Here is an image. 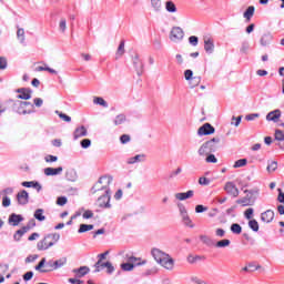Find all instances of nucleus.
<instances>
[{
	"instance_id": "obj_17",
	"label": "nucleus",
	"mask_w": 284,
	"mask_h": 284,
	"mask_svg": "<svg viewBox=\"0 0 284 284\" xmlns=\"http://www.w3.org/2000/svg\"><path fill=\"white\" fill-rule=\"evenodd\" d=\"M63 172V166H58V168H45L44 169V174L45 176H58Z\"/></svg>"
},
{
	"instance_id": "obj_47",
	"label": "nucleus",
	"mask_w": 284,
	"mask_h": 284,
	"mask_svg": "<svg viewBox=\"0 0 284 284\" xmlns=\"http://www.w3.org/2000/svg\"><path fill=\"white\" fill-rule=\"evenodd\" d=\"M93 103H97V105H102V108H108V102H105L103 98H95Z\"/></svg>"
},
{
	"instance_id": "obj_2",
	"label": "nucleus",
	"mask_w": 284,
	"mask_h": 284,
	"mask_svg": "<svg viewBox=\"0 0 284 284\" xmlns=\"http://www.w3.org/2000/svg\"><path fill=\"white\" fill-rule=\"evenodd\" d=\"M151 254H152L154 261H156V263H159V265L164 267V270H169L170 272H172V270H174V258H172L170 256V254H168L159 248H153L151 251Z\"/></svg>"
},
{
	"instance_id": "obj_41",
	"label": "nucleus",
	"mask_w": 284,
	"mask_h": 284,
	"mask_svg": "<svg viewBox=\"0 0 284 284\" xmlns=\"http://www.w3.org/2000/svg\"><path fill=\"white\" fill-rule=\"evenodd\" d=\"M277 169H278V162L276 161L270 162L266 168L267 172H276Z\"/></svg>"
},
{
	"instance_id": "obj_27",
	"label": "nucleus",
	"mask_w": 284,
	"mask_h": 284,
	"mask_svg": "<svg viewBox=\"0 0 284 284\" xmlns=\"http://www.w3.org/2000/svg\"><path fill=\"white\" fill-rule=\"evenodd\" d=\"M144 159H145L144 154H138V155H135L133 158H130L128 160V164L129 165H134V163H141L142 161H144Z\"/></svg>"
},
{
	"instance_id": "obj_4",
	"label": "nucleus",
	"mask_w": 284,
	"mask_h": 284,
	"mask_svg": "<svg viewBox=\"0 0 284 284\" xmlns=\"http://www.w3.org/2000/svg\"><path fill=\"white\" fill-rule=\"evenodd\" d=\"M217 143H221V139H219V138H213V139H211V140L204 142V143L200 146V149H199V151H197V154H199L200 156L205 158V156H207L209 154H212V152H216V148H217L216 144H217Z\"/></svg>"
},
{
	"instance_id": "obj_21",
	"label": "nucleus",
	"mask_w": 284,
	"mask_h": 284,
	"mask_svg": "<svg viewBox=\"0 0 284 284\" xmlns=\"http://www.w3.org/2000/svg\"><path fill=\"white\" fill-rule=\"evenodd\" d=\"M256 8H254V6H250L245 12L243 13V17L245 19V23H250V21H252V17H254V12H255Z\"/></svg>"
},
{
	"instance_id": "obj_45",
	"label": "nucleus",
	"mask_w": 284,
	"mask_h": 284,
	"mask_svg": "<svg viewBox=\"0 0 284 284\" xmlns=\"http://www.w3.org/2000/svg\"><path fill=\"white\" fill-rule=\"evenodd\" d=\"M151 6L155 12H159L161 10V0H151Z\"/></svg>"
},
{
	"instance_id": "obj_34",
	"label": "nucleus",
	"mask_w": 284,
	"mask_h": 284,
	"mask_svg": "<svg viewBox=\"0 0 284 284\" xmlns=\"http://www.w3.org/2000/svg\"><path fill=\"white\" fill-rule=\"evenodd\" d=\"M55 270L63 267L68 263V257H61L59 260L53 261Z\"/></svg>"
},
{
	"instance_id": "obj_7",
	"label": "nucleus",
	"mask_w": 284,
	"mask_h": 284,
	"mask_svg": "<svg viewBox=\"0 0 284 284\" xmlns=\"http://www.w3.org/2000/svg\"><path fill=\"white\" fill-rule=\"evenodd\" d=\"M185 37V32L181 27H173L170 32V40L174 43H179V41H183V38Z\"/></svg>"
},
{
	"instance_id": "obj_50",
	"label": "nucleus",
	"mask_w": 284,
	"mask_h": 284,
	"mask_svg": "<svg viewBox=\"0 0 284 284\" xmlns=\"http://www.w3.org/2000/svg\"><path fill=\"white\" fill-rule=\"evenodd\" d=\"M80 145L83 148V150H88V148L92 145V141L90 139H84L80 142Z\"/></svg>"
},
{
	"instance_id": "obj_42",
	"label": "nucleus",
	"mask_w": 284,
	"mask_h": 284,
	"mask_svg": "<svg viewBox=\"0 0 284 284\" xmlns=\"http://www.w3.org/2000/svg\"><path fill=\"white\" fill-rule=\"evenodd\" d=\"M245 165H247V159H240L235 161L233 168H245Z\"/></svg>"
},
{
	"instance_id": "obj_46",
	"label": "nucleus",
	"mask_w": 284,
	"mask_h": 284,
	"mask_svg": "<svg viewBox=\"0 0 284 284\" xmlns=\"http://www.w3.org/2000/svg\"><path fill=\"white\" fill-rule=\"evenodd\" d=\"M179 212L181 216H187V209H185V205L183 203H178Z\"/></svg>"
},
{
	"instance_id": "obj_29",
	"label": "nucleus",
	"mask_w": 284,
	"mask_h": 284,
	"mask_svg": "<svg viewBox=\"0 0 284 284\" xmlns=\"http://www.w3.org/2000/svg\"><path fill=\"white\" fill-rule=\"evenodd\" d=\"M65 179L67 181L74 182L77 181V171L74 169H70L65 172Z\"/></svg>"
},
{
	"instance_id": "obj_30",
	"label": "nucleus",
	"mask_w": 284,
	"mask_h": 284,
	"mask_svg": "<svg viewBox=\"0 0 284 284\" xmlns=\"http://www.w3.org/2000/svg\"><path fill=\"white\" fill-rule=\"evenodd\" d=\"M110 262H101V261H98L95 264H94V273H99L101 272L103 268L108 267Z\"/></svg>"
},
{
	"instance_id": "obj_20",
	"label": "nucleus",
	"mask_w": 284,
	"mask_h": 284,
	"mask_svg": "<svg viewBox=\"0 0 284 284\" xmlns=\"http://www.w3.org/2000/svg\"><path fill=\"white\" fill-rule=\"evenodd\" d=\"M22 187H33V190H37V192H41L43 190V186L37 181H30V182H22Z\"/></svg>"
},
{
	"instance_id": "obj_36",
	"label": "nucleus",
	"mask_w": 284,
	"mask_h": 284,
	"mask_svg": "<svg viewBox=\"0 0 284 284\" xmlns=\"http://www.w3.org/2000/svg\"><path fill=\"white\" fill-rule=\"evenodd\" d=\"M33 216H34V219H37V221H44L45 220V215H43V209L36 210Z\"/></svg>"
},
{
	"instance_id": "obj_40",
	"label": "nucleus",
	"mask_w": 284,
	"mask_h": 284,
	"mask_svg": "<svg viewBox=\"0 0 284 284\" xmlns=\"http://www.w3.org/2000/svg\"><path fill=\"white\" fill-rule=\"evenodd\" d=\"M165 9L168 12H176V4L169 0L165 2Z\"/></svg>"
},
{
	"instance_id": "obj_60",
	"label": "nucleus",
	"mask_w": 284,
	"mask_h": 284,
	"mask_svg": "<svg viewBox=\"0 0 284 284\" xmlns=\"http://www.w3.org/2000/svg\"><path fill=\"white\" fill-rule=\"evenodd\" d=\"M120 141L123 145H125V143H130V135L129 134H123L120 136Z\"/></svg>"
},
{
	"instance_id": "obj_24",
	"label": "nucleus",
	"mask_w": 284,
	"mask_h": 284,
	"mask_svg": "<svg viewBox=\"0 0 284 284\" xmlns=\"http://www.w3.org/2000/svg\"><path fill=\"white\" fill-rule=\"evenodd\" d=\"M194 196V191L190 190L186 193H176L175 199L178 201H186V199H192Z\"/></svg>"
},
{
	"instance_id": "obj_43",
	"label": "nucleus",
	"mask_w": 284,
	"mask_h": 284,
	"mask_svg": "<svg viewBox=\"0 0 284 284\" xmlns=\"http://www.w3.org/2000/svg\"><path fill=\"white\" fill-rule=\"evenodd\" d=\"M248 227H251L253 232H258V222L256 220H250Z\"/></svg>"
},
{
	"instance_id": "obj_25",
	"label": "nucleus",
	"mask_w": 284,
	"mask_h": 284,
	"mask_svg": "<svg viewBox=\"0 0 284 284\" xmlns=\"http://www.w3.org/2000/svg\"><path fill=\"white\" fill-rule=\"evenodd\" d=\"M21 221H23V216L16 213L11 214L9 217V223H12L14 226L19 225Z\"/></svg>"
},
{
	"instance_id": "obj_37",
	"label": "nucleus",
	"mask_w": 284,
	"mask_h": 284,
	"mask_svg": "<svg viewBox=\"0 0 284 284\" xmlns=\"http://www.w3.org/2000/svg\"><path fill=\"white\" fill-rule=\"evenodd\" d=\"M231 232L233 234H241V232H243V227L241 226V224L234 223L231 225Z\"/></svg>"
},
{
	"instance_id": "obj_5",
	"label": "nucleus",
	"mask_w": 284,
	"mask_h": 284,
	"mask_svg": "<svg viewBox=\"0 0 284 284\" xmlns=\"http://www.w3.org/2000/svg\"><path fill=\"white\" fill-rule=\"evenodd\" d=\"M13 108L18 114H32V112H34V110H32L34 104H32V102L17 100L13 103Z\"/></svg>"
},
{
	"instance_id": "obj_56",
	"label": "nucleus",
	"mask_w": 284,
	"mask_h": 284,
	"mask_svg": "<svg viewBox=\"0 0 284 284\" xmlns=\"http://www.w3.org/2000/svg\"><path fill=\"white\" fill-rule=\"evenodd\" d=\"M36 225H37V221H34V219H32L28 222V224L24 227H26L27 232H30V230H32V227H36Z\"/></svg>"
},
{
	"instance_id": "obj_64",
	"label": "nucleus",
	"mask_w": 284,
	"mask_h": 284,
	"mask_svg": "<svg viewBox=\"0 0 284 284\" xmlns=\"http://www.w3.org/2000/svg\"><path fill=\"white\" fill-rule=\"evenodd\" d=\"M278 196H277V201L280 202V203H284V193H283V191L281 190V189H278Z\"/></svg>"
},
{
	"instance_id": "obj_22",
	"label": "nucleus",
	"mask_w": 284,
	"mask_h": 284,
	"mask_svg": "<svg viewBox=\"0 0 284 284\" xmlns=\"http://www.w3.org/2000/svg\"><path fill=\"white\" fill-rule=\"evenodd\" d=\"M237 205H242V207H247V205H254V200L246 195L245 197L236 200Z\"/></svg>"
},
{
	"instance_id": "obj_44",
	"label": "nucleus",
	"mask_w": 284,
	"mask_h": 284,
	"mask_svg": "<svg viewBox=\"0 0 284 284\" xmlns=\"http://www.w3.org/2000/svg\"><path fill=\"white\" fill-rule=\"evenodd\" d=\"M230 240H221L216 242L215 247H230Z\"/></svg>"
},
{
	"instance_id": "obj_1",
	"label": "nucleus",
	"mask_w": 284,
	"mask_h": 284,
	"mask_svg": "<svg viewBox=\"0 0 284 284\" xmlns=\"http://www.w3.org/2000/svg\"><path fill=\"white\" fill-rule=\"evenodd\" d=\"M110 183H112V176L104 175L101 176L91 189L92 194H97V192H104L103 195L98 197V205L99 207H104L106 210L112 207V204H110Z\"/></svg>"
},
{
	"instance_id": "obj_39",
	"label": "nucleus",
	"mask_w": 284,
	"mask_h": 284,
	"mask_svg": "<svg viewBox=\"0 0 284 284\" xmlns=\"http://www.w3.org/2000/svg\"><path fill=\"white\" fill-rule=\"evenodd\" d=\"M182 222L184 225H186V227H194V223H192V219H190V215H183Z\"/></svg>"
},
{
	"instance_id": "obj_8",
	"label": "nucleus",
	"mask_w": 284,
	"mask_h": 284,
	"mask_svg": "<svg viewBox=\"0 0 284 284\" xmlns=\"http://www.w3.org/2000/svg\"><path fill=\"white\" fill-rule=\"evenodd\" d=\"M224 190L226 194H230V196H233L234 199H236V196H239L240 194L239 187H236V184H234V182H226L224 185Z\"/></svg>"
},
{
	"instance_id": "obj_61",
	"label": "nucleus",
	"mask_w": 284,
	"mask_h": 284,
	"mask_svg": "<svg viewBox=\"0 0 284 284\" xmlns=\"http://www.w3.org/2000/svg\"><path fill=\"white\" fill-rule=\"evenodd\" d=\"M260 114L258 113H251V114H247L245 116V120L246 121H254V119H258Z\"/></svg>"
},
{
	"instance_id": "obj_51",
	"label": "nucleus",
	"mask_w": 284,
	"mask_h": 284,
	"mask_svg": "<svg viewBox=\"0 0 284 284\" xmlns=\"http://www.w3.org/2000/svg\"><path fill=\"white\" fill-rule=\"evenodd\" d=\"M244 216L245 219H247V221H252V216H254V209L250 207L244 212Z\"/></svg>"
},
{
	"instance_id": "obj_52",
	"label": "nucleus",
	"mask_w": 284,
	"mask_h": 284,
	"mask_svg": "<svg viewBox=\"0 0 284 284\" xmlns=\"http://www.w3.org/2000/svg\"><path fill=\"white\" fill-rule=\"evenodd\" d=\"M206 163H217L219 160L216 159V156L212 153H210L209 155H206L205 159Z\"/></svg>"
},
{
	"instance_id": "obj_3",
	"label": "nucleus",
	"mask_w": 284,
	"mask_h": 284,
	"mask_svg": "<svg viewBox=\"0 0 284 284\" xmlns=\"http://www.w3.org/2000/svg\"><path fill=\"white\" fill-rule=\"evenodd\" d=\"M60 239L61 234L59 233L47 234L41 241L38 242L37 248L39 252H45V250H50V247L57 245Z\"/></svg>"
},
{
	"instance_id": "obj_38",
	"label": "nucleus",
	"mask_w": 284,
	"mask_h": 284,
	"mask_svg": "<svg viewBox=\"0 0 284 284\" xmlns=\"http://www.w3.org/2000/svg\"><path fill=\"white\" fill-rule=\"evenodd\" d=\"M121 270L123 272H132V270H134V264L130 263L129 261L126 263H122Z\"/></svg>"
},
{
	"instance_id": "obj_58",
	"label": "nucleus",
	"mask_w": 284,
	"mask_h": 284,
	"mask_svg": "<svg viewBox=\"0 0 284 284\" xmlns=\"http://www.w3.org/2000/svg\"><path fill=\"white\" fill-rule=\"evenodd\" d=\"M65 203H68V197L60 196L57 199V205L63 206V205H65Z\"/></svg>"
},
{
	"instance_id": "obj_23",
	"label": "nucleus",
	"mask_w": 284,
	"mask_h": 284,
	"mask_svg": "<svg viewBox=\"0 0 284 284\" xmlns=\"http://www.w3.org/2000/svg\"><path fill=\"white\" fill-rule=\"evenodd\" d=\"M17 39L21 45H26V30L21 27H17Z\"/></svg>"
},
{
	"instance_id": "obj_12",
	"label": "nucleus",
	"mask_w": 284,
	"mask_h": 284,
	"mask_svg": "<svg viewBox=\"0 0 284 284\" xmlns=\"http://www.w3.org/2000/svg\"><path fill=\"white\" fill-rule=\"evenodd\" d=\"M282 114L283 113L281 112L280 109H275L266 114V121H268V122L272 121L273 123H278Z\"/></svg>"
},
{
	"instance_id": "obj_63",
	"label": "nucleus",
	"mask_w": 284,
	"mask_h": 284,
	"mask_svg": "<svg viewBox=\"0 0 284 284\" xmlns=\"http://www.w3.org/2000/svg\"><path fill=\"white\" fill-rule=\"evenodd\" d=\"M199 184L200 185H209L210 184V179H207V178H200L199 179Z\"/></svg>"
},
{
	"instance_id": "obj_28",
	"label": "nucleus",
	"mask_w": 284,
	"mask_h": 284,
	"mask_svg": "<svg viewBox=\"0 0 284 284\" xmlns=\"http://www.w3.org/2000/svg\"><path fill=\"white\" fill-rule=\"evenodd\" d=\"M261 45H270L272 43V34L271 33H264L260 40Z\"/></svg>"
},
{
	"instance_id": "obj_26",
	"label": "nucleus",
	"mask_w": 284,
	"mask_h": 284,
	"mask_svg": "<svg viewBox=\"0 0 284 284\" xmlns=\"http://www.w3.org/2000/svg\"><path fill=\"white\" fill-rule=\"evenodd\" d=\"M125 54V41L122 40L118 47L116 53H115V59H121Z\"/></svg>"
},
{
	"instance_id": "obj_16",
	"label": "nucleus",
	"mask_w": 284,
	"mask_h": 284,
	"mask_svg": "<svg viewBox=\"0 0 284 284\" xmlns=\"http://www.w3.org/2000/svg\"><path fill=\"white\" fill-rule=\"evenodd\" d=\"M132 61H133V65H134V68L136 70V73L139 75H141L143 73V62L139 58V54L135 53V55L133 57Z\"/></svg>"
},
{
	"instance_id": "obj_59",
	"label": "nucleus",
	"mask_w": 284,
	"mask_h": 284,
	"mask_svg": "<svg viewBox=\"0 0 284 284\" xmlns=\"http://www.w3.org/2000/svg\"><path fill=\"white\" fill-rule=\"evenodd\" d=\"M37 258H39V255H38V254L29 255V256L24 260V263H34V261H37Z\"/></svg>"
},
{
	"instance_id": "obj_11",
	"label": "nucleus",
	"mask_w": 284,
	"mask_h": 284,
	"mask_svg": "<svg viewBox=\"0 0 284 284\" xmlns=\"http://www.w3.org/2000/svg\"><path fill=\"white\" fill-rule=\"evenodd\" d=\"M16 92L18 93L17 99H22L24 101L32 99V90H30L28 88L17 89Z\"/></svg>"
},
{
	"instance_id": "obj_19",
	"label": "nucleus",
	"mask_w": 284,
	"mask_h": 284,
	"mask_svg": "<svg viewBox=\"0 0 284 284\" xmlns=\"http://www.w3.org/2000/svg\"><path fill=\"white\" fill-rule=\"evenodd\" d=\"M81 136H88V129L83 125L77 128L73 132L74 141H77V139H81Z\"/></svg>"
},
{
	"instance_id": "obj_32",
	"label": "nucleus",
	"mask_w": 284,
	"mask_h": 284,
	"mask_svg": "<svg viewBox=\"0 0 284 284\" xmlns=\"http://www.w3.org/2000/svg\"><path fill=\"white\" fill-rule=\"evenodd\" d=\"M125 121H128V118L125 116V114H119L115 116L113 123L114 125H123Z\"/></svg>"
},
{
	"instance_id": "obj_48",
	"label": "nucleus",
	"mask_w": 284,
	"mask_h": 284,
	"mask_svg": "<svg viewBox=\"0 0 284 284\" xmlns=\"http://www.w3.org/2000/svg\"><path fill=\"white\" fill-rule=\"evenodd\" d=\"M55 114L59 115L62 119V121H65L67 123H70V121H72V118H70V115H68L65 113L55 111Z\"/></svg>"
},
{
	"instance_id": "obj_13",
	"label": "nucleus",
	"mask_w": 284,
	"mask_h": 284,
	"mask_svg": "<svg viewBox=\"0 0 284 284\" xmlns=\"http://www.w3.org/2000/svg\"><path fill=\"white\" fill-rule=\"evenodd\" d=\"M72 273L75 274V278H83L87 274H90L89 266H80L79 268H73Z\"/></svg>"
},
{
	"instance_id": "obj_49",
	"label": "nucleus",
	"mask_w": 284,
	"mask_h": 284,
	"mask_svg": "<svg viewBox=\"0 0 284 284\" xmlns=\"http://www.w3.org/2000/svg\"><path fill=\"white\" fill-rule=\"evenodd\" d=\"M67 28H68V22L65 18H62L59 23V30H61V32H65Z\"/></svg>"
},
{
	"instance_id": "obj_54",
	"label": "nucleus",
	"mask_w": 284,
	"mask_h": 284,
	"mask_svg": "<svg viewBox=\"0 0 284 284\" xmlns=\"http://www.w3.org/2000/svg\"><path fill=\"white\" fill-rule=\"evenodd\" d=\"M6 68H8V59L0 57V70H6Z\"/></svg>"
},
{
	"instance_id": "obj_33",
	"label": "nucleus",
	"mask_w": 284,
	"mask_h": 284,
	"mask_svg": "<svg viewBox=\"0 0 284 284\" xmlns=\"http://www.w3.org/2000/svg\"><path fill=\"white\" fill-rule=\"evenodd\" d=\"M90 230H94V225H92V224H81L78 232H79V234H83L85 232H90Z\"/></svg>"
},
{
	"instance_id": "obj_6",
	"label": "nucleus",
	"mask_w": 284,
	"mask_h": 284,
	"mask_svg": "<svg viewBox=\"0 0 284 284\" xmlns=\"http://www.w3.org/2000/svg\"><path fill=\"white\" fill-rule=\"evenodd\" d=\"M34 270L41 274H48V272H54V260L47 261L45 257H42L41 261L36 265Z\"/></svg>"
},
{
	"instance_id": "obj_35",
	"label": "nucleus",
	"mask_w": 284,
	"mask_h": 284,
	"mask_svg": "<svg viewBox=\"0 0 284 284\" xmlns=\"http://www.w3.org/2000/svg\"><path fill=\"white\" fill-rule=\"evenodd\" d=\"M28 230L23 226L22 229L18 230L16 234L13 235L14 241H21V236L26 234Z\"/></svg>"
},
{
	"instance_id": "obj_31",
	"label": "nucleus",
	"mask_w": 284,
	"mask_h": 284,
	"mask_svg": "<svg viewBox=\"0 0 284 284\" xmlns=\"http://www.w3.org/2000/svg\"><path fill=\"white\" fill-rule=\"evenodd\" d=\"M200 241H202L204 245H207V247H212V245H214V241L207 235H200Z\"/></svg>"
},
{
	"instance_id": "obj_15",
	"label": "nucleus",
	"mask_w": 284,
	"mask_h": 284,
	"mask_svg": "<svg viewBox=\"0 0 284 284\" xmlns=\"http://www.w3.org/2000/svg\"><path fill=\"white\" fill-rule=\"evenodd\" d=\"M126 261H129L133 267H139L140 265H145V263H148V261H141V257H135L133 255H126Z\"/></svg>"
},
{
	"instance_id": "obj_14",
	"label": "nucleus",
	"mask_w": 284,
	"mask_h": 284,
	"mask_svg": "<svg viewBox=\"0 0 284 284\" xmlns=\"http://www.w3.org/2000/svg\"><path fill=\"white\" fill-rule=\"evenodd\" d=\"M204 50L206 54H212L214 52V40L212 38H204Z\"/></svg>"
},
{
	"instance_id": "obj_53",
	"label": "nucleus",
	"mask_w": 284,
	"mask_h": 284,
	"mask_svg": "<svg viewBox=\"0 0 284 284\" xmlns=\"http://www.w3.org/2000/svg\"><path fill=\"white\" fill-rule=\"evenodd\" d=\"M184 77L186 81H192V79L194 78V72H192V70L187 69L184 71Z\"/></svg>"
},
{
	"instance_id": "obj_10",
	"label": "nucleus",
	"mask_w": 284,
	"mask_h": 284,
	"mask_svg": "<svg viewBox=\"0 0 284 284\" xmlns=\"http://www.w3.org/2000/svg\"><path fill=\"white\" fill-rule=\"evenodd\" d=\"M215 129L214 126H212V124L210 123H205L203 124L199 130H197V134L199 136H207L210 134H214Z\"/></svg>"
},
{
	"instance_id": "obj_18",
	"label": "nucleus",
	"mask_w": 284,
	"mask_h": 284,
	"mask_svg": "<svg viewBox=\"0 0 284 284\" xmlns=\"http://www.w3.org/2000/svg\"><path fill=\"white\" fill-rule=\"evenodd\" d=\"M261 221L263 223H272L274 221V211L267 210L261 214Z\"/></svg>"
},
{
	"instance_id": "obj_62",
	"label": "nucleus",
	"mask_w": 284,
	"mask_h": 284,
	"mask_svg": "<svg viewBox=\"0 0 284 284\" xmlns=\"http://www.w3.org/2000/svg\"><path fill=\"white\" fill-rule=\"evenodd\" d=\"M94 216V213L90 210H87L83 214L82 217L83 219H92Z\"/></svg>"
},
{
	"instance_id": "obj_57",
	"label": "nucleus",
	"mask_w": 284,
	"mask_h": 284,
	"mask_svg": "<svg viewBox=\"0 0 284 284\" xmlns=\"http://www.w3.org/2000/svg\"><path fill=\"white\" fill-rule=\"evenodd\" d=\"M189 42H190L191 45H194V47L199 45V37H196V36H191V37L189 38Z\"/></svg>"
},
{
	"instance_id": "obj_9",
	"label": "nucleus",
	"mask_w": 284,
	"mask_h": 284,
	"mask_svg": "<svg viewBox=\"0 0 284 284\" xmlns=\"http://www.w3.org/2000/svg\"><path fill=\"white\" fill-rule=\"evenodd\" d=\"M17 202L18 205H28V203H30V194L28 193V191L22 190L18 192Z\"/></svg>"
},
{
	"instance_id": "obj_55",
	"label": "nucleus",
	"mask_w": 284,
	"mask_h": 284,
	"mask_svg": "<svg viewBox=\"0 0 284 284\" xmlns=\"http://www.w3.org/2000/svg\"><path fill=\"white\" fill-rule=\"evenodd\" d=\"M44 161L47 163H55V161H59V158L57 155H47L44 158Z\"/></svg>"
}]
</instances>
